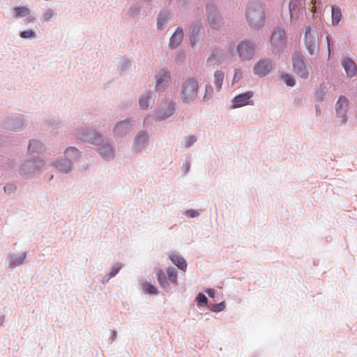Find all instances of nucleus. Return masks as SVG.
<instances>
[{
  "label": "nucleus",
  "instance_id": "f257e3e1",
  "mask_svg": "<svg viewBox=\"0 0 357 357\" xmlns=\"http://www.w3.org/2000/svg\"><path fill=\"white\" fill-rule=\"evenodd\" d=\"M246 18L250 26L254 29L261 28L266 22L265 3L254 2L246 10Z\"/></svg>",
  "mask_w": 357,
  "mask_h": 357
},
{
  "label": "nucleus",
  "instance_id": "f03ea898",
  "mask_svg": "<svg viewBox=\"0 0 357 357\" xmlns=\"http://www.w3.org/2000/svg\"><path fill=\"white\" fill-rule=\"evenodd\" d=\"M198 82L194 78L188 79L182 85L181 96L183 102H190L197 97L198 92Z\"/></svg>",
  "mask_w": 357,
  "mask_h": 357
},
{
  "label": "nucleus",
  "instance_id": "7ed1b4c3",
  "mask_svg": "<svg viewBox=\"0 0 357 357\" xmlns=\"http://www.w3.org/2000/svg\"><path fill=\"white\" fill-rule=\"evenodd\" d=\"M257 45L244 40L236 46V53L241 61H248L252 60L256 54Z\"/></svg>",
  "mask_w": 357,
  "mask_h": 357
},
{
  "label": "nucleus",
  "instance_id": "20e7f679",
  "mask_svg": "<svg viewBox=\"0 0 357 357\" xmlns=\"http://www.w3.org/2000/svg\"><path fill=\"white\" fill-rule=\"evenodd\" d=\"M292 62L294 71L303 79L307 78L309 73L303 56L298 53H295L292 56Z\"/></svg>",
  "mask_w": 357,
  "mask_h": 357
},
{
  "label": "nucleus",
  "instance_id": "39448f33",
  "mask_svg": "<svg viewBox=\"0 0 357 357\" xmlns=\"http://www.w3.org/2000/svg\"><path fill=\"white\" fill-rule=\"evenodd\" d=\"M304 40L306 48L310 54L312 55L318 52V37L317 35L311 33L310 27H306Z\"/></svg>",
  "mask_w": 357,
  "mask_h": 357
},
{
  "label": "nucleus",
  "instance_id": "423d86ee",
  "mask_svg": "<svg viewBox=\"0 0 357 357\" xmlns=\"http://www.w3.org/2000/svg\"><path fill=\"white\" fill-rule=\"evenodd\" d=\"M253 92L248 91L235 96L232 100L233 108L241 107L248 105H252L254 102L251 98L253 97Z\"/></svg>",
  "mask_w": 357,
  "mask_h": 357
},
{
  "label": "nucleus",
  "instance_id": "0eeeda50",
  "mask_svg": "<svg viewBox=\"0 0 357 357\" xmlns=\"http://www.w3.org/2000/svg\"><path fill=\"white\" fill-rule=\"evenodd\" d=\"M253 72L259 77H264L268 73V61L263 59L259 60L254 66Z\"/></svg>",
  "mask_w": 357,
  "mask_h": 357
},
{
  "label": "nucleus",
  "instance_id": "6e6552de",
  "mask_svg": "<svg viewBox=\"0 0 357 357\" xmlns=\"http://www.w3.org/2000/svg\"><path fill=\"white\" fill-rule=\"evenodd\" d=\"M349 101L344 96H340L336 103V110L338 116L342 118V121H345V113L348 109Z\"/></svg>",
  "mask_w": 357,
  "mask_h": 357
},
{
  "label": "nucleus",
  "instance_id": "1a4fd4ad",
  "mask_svg": "<svg viewBox=\"0 0 357 357\" xmlns=\"http://www.w3.org/2000/svg\"><path fill=\"white\" fill-rule=\"evenodd\" d=\"M132 129V125L128 121H122L116 124L114 128L115 135L121 136L126 134Z\"/></svg>",
  "mask_w": 357,
  "mask_h": 357
},
{
  "label": "nucleus",
  "instance_id": "9d476101",
  "mask_svg": "<svg viewBox=\"0 0 357 357\" xmlns=\"http://www.w3.org/2000/svg\"><path fill=\"white\" fill-rule=\"evenodd\" d=\"M285 32L283 29L278 28L276 29L271 36V43L275 46L282 45L281 44L285 40Z\"/></svg>",
  "mask_w": 357,
  "mask_h": 357
},
{
  "label": "nucleus",
  "instance_id": "9b49d317",
  "mask_svg": "<svg viewBox=\"0 0 357 357\" xmlns=\"http://www.w3.org/2000/svg\"><path fill=\"white\" fill-rule=\"evenodd\" d=\"M342 66L349 77H353L356 75L357 68L355 63L350 59H344L342 61Z\"/></svg>",
  "mask_w": 357,
  "mask_h": 357
},
{
  "label": "nucleus",
  "instance_id": "f8f14e48",
  "mask_svg": "<svg viewBox=\"0 0 357 357\" xmlns=\"http://www.w3.org/2000/svg\"><path fill=\"white\" fill-rule=\"evenodd\" d=\"M169 79V73L167 70H161L156 76V89L158 91L162 88L163 84L167 83Z\"/></svg>",
  "mask_w": 357,
  "mask_h": 357
},
{
  "label": "nucleus",
  "instance_id": "ddd939ff",
  "mask_svg": "<svg viewBox=\"0 0 357 357\" xmlns=\"http://www.w3.org/2000/svg\"><path fill=\"white\" fill-rule=\"evenodd\" d=\"M183 37V31L181 28H177L174 33L170 38L169 45L171 47L174 48L177 47L182 41Z\"/></svg>",
  "mask_w": 357,
  "mask_h": 357
},
{
  "label": "nucleus",
  "instance_id": "4468645a",
  "mask_svg": "<svg viewBox=\"0 0 357 357\" xmlns=\"http://www.w3.org/2000/svg\"><path fill=\"white\" fill-rule=\"evenodd\" d=\"M169 259L178 268L184 271H186L187 263L183 257L176 254H171L169 255Z\"/></svg>",
  "mask_w": 357,
  "mask_h": 357
},
{
  "label": "nucleus",
  "instance_id": "2eb2a0df",
  "mask_svg": "<svg viewBox=\"0 0 357 357\" xmlns=\"http://www.w3.org/2000/svg\"><path fill=\"white\" fill-rule=\"evenodd\" d=\"M147 142V135L145 132H139L137 135L134 147L137 151H140Z\"/></svg>",
  "mask_w": 357,
  "mask_h": 357
},
{
  "label": "nucleus",
  "instance_id": "dca6fc26",
  "mask_svg": "<svg viewBox=\"0 0 357 357\" xmlns=\"http://www.w3.org/2000/svg\"><path fill=\"white\" fill-rule=\"evenodd\" d=\"M54 166L60 171L66 173L68 172L72 169V164L68 158L56 161Z\"/></svg>",
  "mask_w": 357,
  "mask_h": 357
},
{
  "label": "nucleus",
  "instance_id": "f3484780",
  "mask_svg": "<svg viewBox=\"0 0 357 357\" xmlns=\"http://www.w3.org/2000/svg\"><path fill=\"white\" fill-rule=\"evenodd\" d=\"M98 152L105 159H109L114 157V151L109 144H106L101 146L99 149Z\"/></svg>",
  "mask_w": 357,
  "mask_h": 357
},
{
  "label": "nucleus",
  "instance_id": "a211bd4d",
  "mask_svg": "<svg viewBox=\"0 0 357 357\" xmlns=\"http://www.w3.org/2000/svg\"><path fill=\"white\" fill-rule=\"evenodd\" d=\"M301 6V0H290L289 9L291 17L298 14Z\"/></svg>",
  "mask_w": 357,
  "mask_h": 357
},
{
  "label": "nucleus",
  "instance_id": "6ab92c4d",
  "mask_svg": "<svg viewBox=\"0 0 357 357\" xmlns=\"http://www.w3.org/2000/svg\"><path fill=\"white\" fill-rule=\"evenodd\" d=\"M342 17L340 8L336 6H332V24L337 25L340 22Z\"/></svg>",
  "mask_w": 357,
  "mask_h": 357
},
{
  "label": "nucleus",
  "instance_id": "aec40b11",
  "mask_svg": "<svg viewBox=\"0 0 357 357\" xmlns=\"http://www.w3.org/2000/svg\"><path fill=\"white\" fill-rule=\"evenodd\" d=\"M225 75L221 70H217L214 73V83L217 90H220L224 81Z\"/></svg>",
  "mask_w": 357,
  "mask_h": 357
},
{
  "label": "nucleus",
  "instance_id": "412c9836",
  "mask_svg": "<svg viewBox=\"0 0 357 357\" xmlns=\"http://www.w3.org/2000/svg\"><path fill=\"white\" fill-rule=\"evenodd\" d=\"M158 281L160 286L163 288H167L169 286V284L166 279L165 273L162 271L159 270L157 273Z\"/></svg>",
  "mask_w": 357,
  "mask_h": 357
},
{
  "label": "nucleus",
  "instance_id": "4be33fe9",
  "mask_svg": "<svg viewBox=\"0 0 357 357\" xmlns=\"http://www.w3.org/2000/svg\"><path fill=\"white\" fill-rule=\"evenodd\" d=\"M16 17H22L29 14L30 11L26 7H15L14 8Z\"/></svg>",
  "mask_w": 357,
  "mask_h": 357
},
{
  "label": "nucleus",
  "instance_id": "5701e85b",
  "mask_svg": "<svg viewBox=\"0 0 357 357\" xmlns=\"http://www.w3.org/2000/svg\"><path fill=\"white\" fill-rule=\"evenodd\" d=\"M167 275L169 281L174 284H177V272L174 267L168 268Z\"/></svg>",
  "mask_w": 357,
  "mask_h": 357
},
{
  "label": "nucleus",
  "instance_id": "b1692460",
  "mask_svg": "<svg viewBox=\"0 0 357 357\" xmlns=\"http://www.w3.org/2000/svg\"><path fill=\"white\" fill-rule=\"evenodd\" d=\"M142 287L144 291L147 294H156L158 293L157 288L150 283L144 282L143 283Z\"/></svg>",
  "mask_w": 357,
  "mask_h": 357
},
{
  "label": "nucleus",
  "instance_id": "393cba45",
  "mask_svg": "<svg viewBox=\"0 0 357 357\" xmlns=\"http://www.w3.org/2000/svg\"><path fill=\"white\" fill-rule=\"evenodd\" d=\"M169 15L165 13H160L158 15L157 26L158 29L162 28L166 20L168 19Z\"/></svg>",
  "mask_w": 357,
  "mask_h": 357
},
{
  "label": "nucleus",
  "instance_id": "a878e982",
  "mask_svg": "<svg viewBox=\"0 0 357 357\" xmlns=\"http://www.w3.org/2000/svg\"><path fill=\"white\" fill-rule=\"evenodd\" d=\"M281 79L289 86H293L295 84L294 77L289 74H284L281 75Z\"/></svg>",
  "mask_w": 357,
  "mask_h": 357
},
{
  "label": "nucleus",
  "instance_id": "bb28decb",
  "mask_svg": "<svg viewBox=\"0 0 357 357\" xmlns=\"http://www.w3.org/2000/svg\"><path fill=\"white\" fill-rule=\"evenodd\" d=\"M174 109V105L171 104L169 105L167 108V112L166 113H164L163 114H158L156 118L158 119V120H163L165 119H167L171 115H172Z\"/></svg>",
  "mask_w": 357,
  "mask_h": 357
},
{
  "label": "nucleus",
  "instance_id": "cd10ccee",
  "mask_svg": "<svg viewBox=\"0 0 357 357\" xmlns=\"http://www.w3.org/2000/svg\"><path fill=\"white\" fill-rule=\"evenodd\" d=\"M65 153L67 157L71 159H76L79 156L78 150L73 147L67 149Z\"/></svg>",
  "mask_w": 357,
  "mask_h": 357
},
{
  "label": "nucleus",
  "instance_id": "c85d7f7f",
  "mask_svg": "<svg viewBox=\"0 0 357 357\" xmlns=\"http://www.w3.org/2000/svg\"><path fill=\"white\" fill-rule=\"evenodd\" d=\"M26 255L24 253L22 254L19 257H12L11 258V265L12 266H17L23 263L25 259Z\"/></svg>",
  "mask_w": 357,
  "mask_h": 357
},
{
  "label": "nucleus",
  "instance_id": "c756f323",
  "mask_svg": "<svg viewBox=\"0 0 357 357\" xmlns=\"http://www.w3.org/2000/svg\"><path fill=\"white\" fill-rule=\"evenodd\" d=\"M150 98V96L149 94L142 96L139 100V106L142 109H147L149 105V100Z\"/></svg>",
  "mask_w": 357,
  "mask_h": 357
},
{
  "label": "nucleus",
  "instance_id": "7c9ffc66",
  "mask_svg": "<svg viewBox=\"0 0 357 357\" xmlns=\"http://www.w3.org/2000/svg\"><path fill=\"white\" fill-rule=\"evenodd\" d=\"M20 37L23 38H32L36 37V33L33 30H26L20 33Z\"/></svg>",
  "mask_w": 357,
  "mask_h": 357
},
{
  "label": "nucleus",
  "instance_id": "2f4dec72",
  "mask_svg": "<svg viewBox=\"0 0 357 357\" xmlns=\"http://www.w3.org/2000/svg\"><path fill=\"white\" fill-rule=\"evenodd\" d=\"M225 307V304L224 302H221L219 304L213 305L211 307V310L213 312H220L222 311Z\"/></svg>",
  "mask_w": 357,
  "mask_h": 357
},
{
  "label": "nucleus",
  "instance_id": "473e14b6",
  "mask_svg": "<svg viewBox=\"0 0 357 357\" xmlns=\"http://www.w3.org/2000/svg\"><path fill=\"white\" fill-rule=\"evenodd\" d=\"M28 167H31L33 171L35 169L41 167L43 165V162L42 160L35 161V162H29L26 165Z\"/></svg>",
  "mask_w": 357,
  "mask_h": 357
},
{
  "label": "nucleus",
  "instance_id": "72a5a7b5",
  "mask_svg": "<svg viewBox=\"0 0 357 357\" xmlns=\"http://www.w3.org/2000/svg\"><path fill=\"white\" fill-rule=\"evenodd\" d=\"M196 142V138L193 136H190L185 139L183 145L185 147H190Z\"/></svg>",
  "mask_w": 357,
  "mask_h": 357
},
{
  "label": "nucleus",
  "instance_id": "f704fd0d",
  "mask_svg": "<svg viewBox=\"0 0 357 357\" xmlns=\"http://www.w3.org/2000/svg\"><path fill=\"white\" fill-rule=\"evenodd\" d=\"M242 78V73L238 69H235L234 70V75L233 77V82H239Z\"/></svg>",
  "mask_w": 357,
  "mask_h": 357
},
{
  "label": "nucleus",
  "instance_id": "c9c22d12",
  "mask_svg": "<svg viewBox=\"0 0 357 357\" xmlns=\"http://www.w3.org/2000/svg\"><path fill=\"white\" fill-rule=\"evenodd\" d=\"M54 15V12L51 9L45 10L43 14V18L45 21L50 20Z\"/></svg>",
  "mask_w": 357,
  "mask_h": 357
},
{
  "label": "nucleus",
  "instance_id": "e433bc0d",
  "mask_svg": "<svg viewBox=\"0 0 357 357\" xmlns=\"http://www.w3.org/2000/svg\"><path fill=\"white\" fill-rule=\"evenodd\" d=\"M196 300L197 302L200 304H206L207 303V298L205 296V295L202 294H199L198 296L196 298Z\"/></svg>",
  "mask_w": 357,
  "mask_h": 357
},
{
  "label": "nucleus",
  "instance_id": "4c0bfd02",
  "mask_svg": "<svg viewBox=\"0 0 357 357\" xmlns=\"http://www.w3.org/2000/svg\"><path fill=\"white\" fill-rule=\"evenodd\" d=\"M317 0H312V2H311V3L312 4V13H313V17H316L317 9ZM318 4H320L319 0H318Z\"/></svg>",
  "mask_w": 357,
  "mask_h": 357
},
{
  "label": "nucleus",
  "instance_id": "58836bf2",
  "mask_svg": "<svg viewBox=\"0 0 357 357\" xmlns=\"http://www.w3.org/2000/svg\"><path fill=\"white\" fill-rule=\"evenodd\" d=\"M200 28L198 27L197 28V33H195L196 31V29H192V38H190V41L192 43V45H195V36L200 31Z\"/></svg>",
  "mask_w": 357,
  "mask_h": 357
},
{
  "label": "nucleus",
  "instance_id": "ea45409f",
  "mask_svg": "<svg viewBox=\"0 0 357 357\" xmlns=\"http://www.w3.org/2000/svg\"><path fill=\"white\" fill-rule=\"evenodd\" d=\"M39 143L36 141H33L29 144V151H33L35 149L38 148Z\"/></svg>",
  "mask_w": 357,
  "mask_h": 357
},
{
  "label": "nucleus",
  "instance_id": "a19ab883",
  "mask_svg": "<svg viewBox=\"0 0 357 357\" xmlns=\"http://www.w3.org/2000/svg\"><path fill=\"white\" fill-rule=\"evenodd\" d=\"M185 215L189 218H195L199 215V213L193 210H189L185 212Z\"/></svg>",
  "mask_w": 357,
  "mask_h": 357
},
{
  "label": "nucleus",
  "instance_id": "79ce46f5",
  "mask_svg": "<svg viewBox=\"0 0 357 357\" xmlns=\"http://www.w3.org/2000/svg\"><path fill=\"white\" fill-rule=\"evenodd\" d=\"M208 20L210 21V23L211 24V25H212L213 27H215V22H214V20H215V19L216 20H218V17H213L212 18H211V16H210V15H208Z\"/></svg>",
  "mask_w": 357,
  "mask_h": 357
},
{
  "label": "nucleus",
  "instance_id": "37998d69",
  "mask_svg": "<svg viewBox=\"0 0 357 357\" xmlns=\"http://www.w3.org/2000/svg\"><path fill=\"white\" fill-rule=\"evenodd\" d=\"M206 293H207V294H208L210 297L213 298V297L215 296V291H214L213 289H208V290L206 291Z\"/></svg>",
  "mask_w": 357,
  "mask_h": 357
},
{
  "label": "nucleus",
  "instance_id": "c03bdc74",
  "mask_svg": "<svg viewBox=\"0 0 357 357\" xmlns=\"http://www.w3.org/2000/svg\"><path fill=\"white\" fill-rule=\"evenodd\" d=\"M11 185H6L4 187V191L6 192L7 190H10L11 188Z\"/></svg>",
  "mask_w": 357,
  "mask_h": 357
},
{
  "label": "nucleus",
  "instance_id": "a18cd8bd",
  "mask_svg": "<svg viewBox=\"0 0 357 357\" xmlns=\"http://www.w3.org/2000/svg\"><path fill=\"white\" fill-rule=\"evenodd\" d=\"M119 270V268L114 269V273L112 274V276L115 275L118 273Z\"/></svg>",
  "mask_w": 357,
  "mask_h": 357
},
{
  "label": "nucleus",
  "instance_id": "49530a36",
  "mask_svg": "<svg viewBox=\"0 0 357 357\" xmlns=\"http://www.w3.org/2000/svg\"><path fill=\"white\" fill-rule=\"evenodd\" d=\"M327 41H328V50L330 51V43H329V37L327 36Z\"/></svg>",
  "mask_w": 357,
  "mask_h": 357
}]
</instances>
